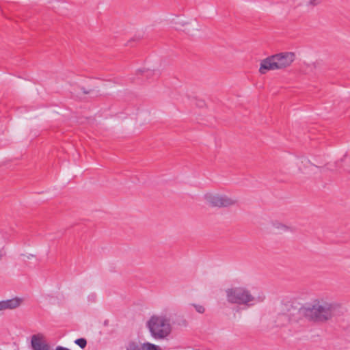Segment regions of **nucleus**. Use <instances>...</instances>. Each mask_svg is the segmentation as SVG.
<instances>
[{"label": "nucleus", "instance_id": "4468645a", "mask_svg": "<svg viewBox=\"0 0 350 350\" xmlns=\"http://www.w3.org/2000/svg\"><path fill=\"white\" fill-rule=\"evenodd\" d=\"M321 0H310L308 1V5H316L320 3Z\"/></svg>", "mask_w": 350, "mask_h": 350}, {"label": "nucleus", "instance_id": "ddd939ff", "mask_svg": "<svg viewBox=\"0 0 350 350\" xmlns=\"http://www.w3.org/2000/svg\"><path fill=\"white\" fill-rule=\"evenodd\" d=\"M192 306H194V308H196V311L198 313L202 314L204 312L205 309H204V306H202L201 305H196V304H193Z\"/></svg>", "mask_w": 350, "mask_h": 350}, {"label": "nucleus", "instance_id": "f3484780", "mask_svg": "<svg viewBox=\"0 0 350 350\" xmlns=\"http://www.w3.org/2000/svg\"><path fill=\"white\" fill-rule=\"evenodd\" d=\"M55 350H70V349L67 347H62V346H57V347H56Z\"/></svg>", "mask_w": 350, "mask_h": 350}, {"label": "nucleus", "instance_id": "9d476101", "mask_svg": "<svg viewBox=\"0 0 350 350\" xmlns=\"http://www.w3.org/2000/svg\"><path fill=\"white\" fill-rule=\"evenodd\" d=\"M272 224L275 229H277L280 232H286L289 230V228L287 226H286L282 223H280L278 221L273 222Z\"/></svg>", "mask_w": 350, "mask_h": 350}, {"label": "nucleus", "instance_id": "6e6552de", "mask_svg": "<svg viewBox=\"0 0 350 350\" xmlns=\"http://www.w3.org/2000/svg\"><path fill=\"white\" fill-rule=\"evenodd\" d=\"M21 299L19 298H12L10 299L3 300L0 301V310L6 309H14L20 306Z\"/></svg>", "mask_w": 350, "mask_h": 350}, {"label": "nucleus", "instance_id": "7ed1b4c3", "mask_svg": "<svg viewBox=\"0 0 350 350\" xmlns=\"http://www.w3.org/2000/svg\"><path fill=\"white\" fill-rule=\"evenodd\" d=\"M227 301L233 304L243 305L247 307L262 301L265 297L263 293H259L257 296L252 295L250 291L245 286H232L225 290Z\"/></svg>", "mask_w": 350, "mask_h": 350}, {"label": "nucleus", "instance_id": "f8f14e48", "mask_svg": "<svg viewBox=\"0 0 350 350\" xmlns=\"http://www.w3.org/2000/svg\"><path fill=\"white\" fill-rule=\"evenodd\" d=\"M74 342L81 349H84L87 345V340L83 338H77Z\"/></svg>", "mask_w": 350, "mask_h": 350}, {"label": "nucleus", "instance_id": "0eeeda50", "mask_svg": "<svg viewBox=\"0 0 350 350\" xmlns=\"http://www.w3.org/2000/svg\"><path fill=\"white\" fill-rule=\"evenodd\" d=\"M32 350H50V346L44 340L42 334H33L31 339Z\"/></svg>", "mask_w": 350, "mask_h": 350}, {"label": "nucleus", "instance_id": "1a4fd4ad", "mask_svg": "<svg viewBox=\"0 0 350 350\" xmlns=\"http://www.w3.org/2000/svg\"><path fill=\"white\" fill-rule=\"evenodd\" d=\"M142 349L143 350H162L159 345L150 342L143 343Z\"/></svg>", "mask_w": 350, "mask_h": 350}, {"label": "nucleus", "instance_id": "dca6fc26", "mask_svg": "<svg viewBox=\"0 0 350 350\" xmlns=\"http://www.w3.org/2000/svg\"><path fill=\"white\" fill-rule=\"evenodd\" d=\"M139 71L142 73H144L146 75V77H148L149 75H150V71L149 70H139Z\"/></svg>", "mask_w": 350, "mask_h": 350}, {"label": "nucleus", "instance_id": "20e7f679", "mask_svg": "<svg viewBox=\"0 0 350 350\" xmlns=\"http://www.w3.org/2000/svg\"><path fill=\"white\" fill-rule=\"evenodd\" d=\"M295 59L291 52L281 53L268 57L261 61L259 72L265 74L268 70L282 69L288 66Z\"/></svg>", "mask_w": 350, "mask_h": 350}, {"label": "nucleus", "instance_id": "6ab92c4d", "mask_svg": "<svg viewBox=\"0 0 350 350\" xmlns=\"http://www.w3.org/2000/svg\"><path fill=\"white\" fill-rule=\"evenodd\" d=\"M83 92H84L85 94H88V92H86V91H83Z\"/></svg>", "mask_w": 350, "mask_h": 350}, {"label": "nucleus", "instance_id": "2eb2a0df", "mask_svg": "<svg viewBox=\"0 0 350 350\" xmlns=\"http://www.w3.org/2000/svg\"><path fill=\"white\" fill-rule=\"evenodd\" d=\"M96 299V295L94 293H92L88 296V300L90 301H94Z\"/></svg>", "mask_w": 350, "mask_h": 350}, {"label": "nucleus", "instance_id": "f03ea898", "mask_svg": "<svg viewBox=\"0 0 350 350\" xmlns=\"http://www.w3.org/2000/svg\"><path fill=\"white\" fill-rule=\"evenodd\" d=\"M150 337L156 341L168 340L172 332L170 317L165 314H154L146 322Z\"/></svg>", "mask_w": 350, "mask_h": 350}, {"label": "nucleus", "instance_id": "f257e3e1", "mask_svg": "<svg viewBox=\"0 0 350 350\" xmlns=\"http://www.w3.org/2000/svg\"><path fill=\"white\" fill-rule=\"evenodd\" d=\"M338 305L323 299H314L306 304L299 312L308 319L316 322H325L335 314Z\"/></svg>", "mask_w": 350, "mask_h": 350}, {"label": "nucleus", "instance_id": "423d86ee", "mask_svg": "<svg viewBox=\"0 0 350 350\" xmlns=\"http://www.w3.org/2000/svg\"><path fill=\"white\" fill-rule=\"evenodd\" d=\"M204 198L213 206L226 207L234 204L236 200L225 195L206 193Z\"/></svg>", "mask_w": 350, "mask_h": 350}, {"label": "nucleus", "instance_id": "a211bd4d", "mask_svg": "<svg viewBox=\"0 0 350 350\" xmlns=\"http://www.w3.org/2000/svg\"><path fill=\"white\" fill-rule=\"evenodd\" d=\"M304 161H306L307 163L310 164V161H308L306 159H304Z\"/></svg>", "mask_w": 350, "mask_h": 350}, {"label": "nucleus", "instance_id": "39448f33", "mask_svg": "<svg viewBox=\"0 0 350 350\" xmlns=\"http://www.w3.org/2000/svg\"><path fill=\"white\" fill-rule=\"evenodd\" d=\"M297 308L291 305H283L275 317V323L276 326H284L290 322L296 320L295 315L297 314Z\"/></svg>", "mask_w": 350, "mask_h": 350}, {"label": "nucleus", "instance_id": "9b49d317", "mask_svg": "<svg viewBox=\"0 0 350 350\" xmlns=\"http://www.w3.org/2000/svg\"><path fill=\"white\" fill-rule=\"evenodd\" d=\"M126 350H141V349L136 342L131 341L126 347Z\"/></svg>", "mask_w": 350, "mask_h": 350}]
</instances>
